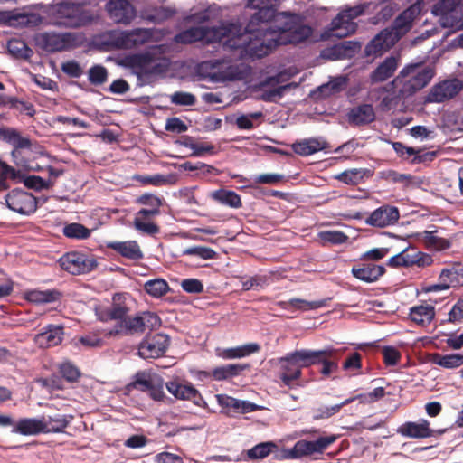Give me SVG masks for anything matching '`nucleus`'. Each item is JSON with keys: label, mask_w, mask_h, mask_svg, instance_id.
Masks as SVG:
<instances>
[{"label": "nucleus", "mask_w": 463, "mask_h": 463, "mask_svg": "<svg viewBox=\"0 0 463 463\" xmlns=\"http://www.w3.org/2000/svg\"><path fill=\"white\" fill-rule=\"evenodd\" d=\"M279 0H249L248 8L255 9L245 28L250 37L244 45L245 58H261L280 44L298 43L307 39L311 27L303 24L298 16L278 14Z\"/></svg>", "instance_id": "nucleus-1"}, {"label": "nucleus", "mask_w": 463, "mask_h": 463, "mask_svg": "<svg viewBox=\"0 0 463 463\" xmlns=\"http://www.w3.org/2000/svg\"><path fill=\"white\" fill-rule=\"evenodd\" d=\"M249 37L241 24L223 23L218 27H191L176 34L175 41L187 44L197 41L212 43L225 39L224 49L233 51L238 58L244 59V45Z\"/></svg>", "instance_id": "nucleus-2"}, {"label": "nucleus", "mask_w": 463, "mask_h": 463, "mask_svg": "<svg viewBox=\"0 0 463 463\" xmlns=\"http://www.w3.org/2000/svg\"><path fill=\"white\" fill-rule=\"evenodd\" d=\"M434 70L430 66L411 64L402 69L399 75L383 89L390 90L399 88V95L405 98L424 88L433 78Z\"/></svg>", "instance_id": "nucleus-3"}, {"label": "nucleus", "mask_w": 463, "mask_h": 463, "mask_svg": "<svg viewBox=\"0 0 463 463\" xmlns=\"http://www.w3.org/2000/svg\"><path fill=\"white\" fill-rule=\"evenodd\" d=\"M125 63L138 78L146 80L165 73L169 67V61L161 55L160 47H153L145 52L127 56Z\"/></svg>", "instance_id": "nucleus-4"}, {"label": "nucleus", "mask_w": 463, "mask_h": 463, "mask_svg": "<svg viewBox=\"0 0 463 463\" xmlns=\"http://www.w3.org/2000/svg\"><path fill=\"white\" fill-rule=\"evenodd\" d=\"M48 17L52 25L77 28L91 24L97 16L84 10L80 5L61 2L48 9Z\"/></svg>", "instance_id": "nucleus-5"}, {"label": "nucleus", "mask_w": 463, "mask_h": 463, "mask_svg": "<svg viewBox=\"0 0 463 463\" xmlns=\"http://www.w3.org/2000/svg\"><path fill=\"white\" fill-rule=\"evenodd\" d=\"M197 71L212 82H224L242 79L247 73V68L243 64L222 59L203 61L197 66Z\"/></svg>", "instance_id": "nucleus-6"}, {"label": "nucleus", "mask_w": 463, "mask_h": 463, "mask_svg": "<svg viewBox=\"0 0 463 463\" xmlns=\"http://www.w3.org/2000/svg\"><path fill=\"white\" fill-rule=\"evenodd\" d=\"M159 317L153 312H142L135 317H127L119 321L112 329L106 332V335H141L146 329H154L160 326Z\"/></svg>", "instance_id": "nucleus-7"}, {"label": "nucleus", "mask_w": 463, "mask_h": 463, "mask_svg": "<svg viewBox=\"0 0 463 463\" xmlns=\"http://www.w3.org/2000/svg\"><path fill=\"white\" fill-rule=\"evenodd\" d=\"M0 139L13 146L11 157L16 166L26 171L38 169V167L34 166L24 155V150H30L32 146V141L27 137L22 136L21 133L14 128H1Z\"/></svg>", "instance_id": "nucleus-8"}, {"label": "nucleus", "mask_w": 463, "mask_h": 463, "mask_svg": "<svg viewBox=\"0 0 463 463\" xmlns=\"http://www.w3.org/2000/svg\"><path fill=\"white\" fill-rule=\"evenodd\" d=\"M431 13L441 27L453 31L463 29V0H439Z\"/></svg>", "instance_id": "nucleus-9"}, {"label": "nucleus", "mask_w": 463, "mask_h": 463, "mask_svg": "<svg viewBox=\"0 0 463 463\" xmlns=\"http://www.w3.org/2000/svg\"><path fill=\"white\" fill-rule=\"evenodd\" d=\"M36 42L47 52H62L80 45L82 36L77 33L45 32L37 35Z\"/></svg>", "instance_id": "nucleus-10"}, {"label": "nucleus", "mask_w": 463, "mask_h": 463, "mask_svg": "<svg viewBox=\"0 0 463 463\" xmlns=\"http://www.w3.org/2000/svg\"><path fill=\"white\" fill-rule=\"evenodd\" d=\"M361 14L362 9L360 7L348 8L340 12L332 20L327 31L325 33V36L327 38H345L351 35L357 28V24L354 20Z\"/></svg>", "instance_id": "nucleus-11"}, {"label": "nucleus", "mask_w": 463, "mask_h": 463, "mask_svg": "<svg viewBox=\"0 0 463 463\" xmlns=\"http://www.w3.org/2000/svg\"><path fill=\"white\" fill-rule=\"evenodd\" d=\"M61 268L67 272L77 275L88 273L93 270L97 266L94 258L79 251H71L63 254L59 259Z\"/></svg>", "instance_id": "nucleus-12"}, {"label": "nucleus", "mask_w": 463, "mask_h": 463, "mask_svg": "<svg viewBox=\"0 0 463 463\" xmlns=\"http://www.w3.org/2000/svg\"><path fill=\"white\" fill-rule=\"evenodd\" d=\"M105 10L115 24L129 25L137 16L135 5L129 0H108Z\"/></svg>", "instance_id": "nucleus-13"}, {"label": "nucleus", "mask_w": 463, "mask_h": 463, "mask_svg": "<svg viewBox=\"0 0 463 463\" xmlns=\"http://www.w3.org/2000/svg\"><path fill=\"white\" fill-rule=\"evenodd\" d=\"M269 362L279 368V379L286 386H290L293 381L301 377V368L292 352Z\"/></svg>", "instance_id": "nucleus-14"}, {"label": "nucleus", "mask_w": 463, "mask_h": 463, "mask_svg": "<svg viewBox=\"0 0 463 463\" xmlns=\"http://www.w3.org/2000/svg\"><path fill=\"white\" fill-rule=\"evenodd\" d=\"M9 209L21 214H30L37 208L35 197L25 191L14 189L5 197Z\"/></svg>", "instance_id": "nucleus-15"}, {"label": "nucleus", "mask_w": 463, "mask_h": 463, "mask_svg": "<svg viewBox=\"0 0 463 463\" xmlns=\"http://www.w3.org/2000/svg\"><path fill=\"white\" fill-rule=\"evenodd\" d=\"M169 338L164 334H156L146 337L138 348V354L144 359L157 358L167 349Z\"/></svg>", "instance_id": "nucleus-16"}, {"label": "nucleus", "mask_w": 463, "mask_h": 463, "mask_svg": "<svg viewBox=\"0 0 463 463\" xmlns=\"http://www.w3.org/2000/svg\"><path fill=\"white\" fill-rule=\"evenodd\" d=\"M463 89V83L458 79L446 80L434 85L428 96L429 102H443L455 97Z\"/></svg>", "instance_id": "nucleus-17"}, {"label": "nucleus", "mask_w": 463, "mask_h": 463, "mask_svg": "<svg viewBox=\"0 0 463 463\" xmlns=\"http://www.w3.org/2000/svg\"><path fill=\"white\" fill-rule=\"evenodd\" d=\"M167 391L178 400L191 401L198 407L206 408L207 403L198 392L190 383H182L172 381L166 383Z\"/></svg>", "instance_id": "nucleus-18"}, {"label": "nucleus", "mask_w": 463, "mask_h": 463, "mask_svg": "<svg viewBox=\"0 0 463 463\" xmlns=\"http://www.w3.org/2000/svg\"><path fill=\"white\" fill-rule=\"evenodd\" d=\"M400 218L397 207L384 204L375 209L364 221L367 225L384 228L395 224Z\"/></svg>", "instance_id": "nucleus-19"}, {"label": "nucleus", "mask_w": 463, "mask_h": 463, "mask_svg": "<svg viewBox=\"0 0 463 463\" xmlns=\"http://www.w3.org/2000/svg\"><path fill=\"white\" fill-rule=\"evenodd\" d=\"M421 12V4L415 2L406 10H404L395 20L392 28V33L397 36L399 40L407 33L412 26V22Z\"/></svg>", "instance_id": "nucleus-20"}, {"label": "nucleus", "mask_w": 463, "mask_h": 463, "mask_svg": "<svg viewBox=\"0 0 463 463\" xmlns=\"http://www.w3.org/2000/svg\"><path fill=\"white\" fill-rule=\"evenodd\" d=\"M399 40L392 33V30L386 28L379 33L365 47L367 56H379L391 49Z\"/></svg>", "instance_id": "nucleus-21"}, {"label": "nucleus", "mask_w": 463, "mask_h": 463, "mask_svg": "<svg viewBox=\"0 0 463 463\" xmlns=\"http://www.w3.org/2000/svg\"><path fill=\"white\" fill-rule=\"evenodd\" d=\"M290 84L279 85V77H269L260 83V99L267 102H276L289 90Z\"/></svg>", "instance_id": "nucleus-22"}, {"label": "nucleus", "mask_w": 463, "mask_h": 463, "mask_svg": "<svg viewBox=\"0 0 463 463\" xmlns=\"http://www.w3.org/2000/svg\"><path fill=\"white\" fill-rule=\"evenodd\" d=\"M397 431L402 436L411 439H424L431 437L433 434V430L430 428V422L424 419L417 422H405L398 428Z\"/></svg>", "instance_id": "nucleus-23"}, {"label": "nucleus", "mask_w": 463, "mask_h": 463, "mask_svg": "<svg viewBox=\"0 0 463 463\" xmlns=\"http://www.w3.org/2000/svg\"><path fill=\"white\" fill-rule=\"evenodd\" d=\"M63 335L62 326L50 325L34 336V343L41 348L56 346L61 343Z\"/></svg>", "instance_id": "nucleus-24"}, {"label": "nucleus", "mask_w": 463, "mask_h": 463, "mask_svg": "<svg viewBox=\"0 0 463 463\" xmlns=\"http://www.w3.org/2000/svg\"><path fill=\"white\" fill-rule=\"evenodd\" d=\"M385 272L382 265L373 263H363L352 268V274L354 278L366 283H372L379 279Z\"/></svg>", "instance_id": "nucleus-25"}, {"label": "nucleus", "mask_w": 463, "mask_h": 463, "mask_svg": "<svg viewBox=\"0 0 463 463\" xmlns=\"http://www.w3.org/2000/svg\"><path fill=\"white\" fill-rule=\"evenodd\" d=\"M246 367L242 364H230L216 367L211 373L201 371L198 375L200 379L213 377L215 381H224L239 375Z\"/></svg>", "instance_id": "nucleus-26"}, {"label": "nucleus", "mask_w": 463, "mask_h": 463, "mask_svg": "<svg viewBox=\"0 0 463 463\" xmlns=\"http://www.w3.org/2000/svg\"><path fill=\"white\" fill-rule=\"evenodd\" d=\"M335 350L332 348H327L324 350H307L301 349L296 350L292 352L300 366V368L309 367L313 364H318L320 362V357L323 356H332Z\"/></svg>", "instance_id": "nucleus-27"}, {"label": "nucleus", "mask_w": 463, "mask_h": 463, "mask_svg": "<svg viewBox=\"0 0 463 463\" xmlns=\"http://www.w3.org/2000/svg\"><path fill=\"white\" fill-rule=\"evenodd\" d=\"M109 247L122 257L132 260H138L144 257L140 246L136 241H114L109 243Z\"/></svg>", "instance_id": "nucleus-28"}, {"label": "nucleus", "mask_w": 463, "mask_h": 463, "mask_svg": "<svg viewBox=\"0 0 463 463\" xmlns=\"http://www.w3.org/2000/svg\"><path fill=\"white\" fill-rule=\"evenodd\" d=\"M44 425L41 418H24L20 419L14 425L12 432L24 436L37 435L43 433Z\"/></svg>", "instance_id": "nucleus-29"}, {"label": "nucleus", "mask_w": 463, "mask_h": 463, "mask_svg": "<svg viewBox=\"0 0 463 463\" xmlns=\"http://www.w3.org/2000/svg\"><path fill=\"white\" fill-rule=\"evenodd\" d=\"M327 143L322 138H306L292 145L293 151L300 156H307L324 150Z\"/></svg>", "instance_id": "nucleus-30"}, {"label": "nucleus", "mask_w": 463, "mask_h": 463, "mask_svg": "<svg viewBox=\"0 0 463 463\" xmlns=\"http://www.w3.org/2000/svg\"><path fill=\"white\" fill-rule=\"evenodd\" d=\"M73 416L56 413L50 416H43L42 420L43 423V433H58L62 432L64 429L70 424Z\"/></svg>", "instance_id": "nucleus-31"}, {"label": "nucleus", "mask_w": 463, "mask_h": 463, "mask_svg": "<svg viewBox=\"0 0 463 463\" xmlns=\"http://www.w3.org/2000/svg\"><path fill=\"white\" fill-rule=\"evenodd\" d=\"M260 345L256 343H249L241 346L226 349H218L217 355L222 359H235L248 356L259 352Z\"/></svg>", "instance_id": "nucleus-32"}, {"label": "nucleus", "mask_w": 463, "mask_h": 463, "mask_svg": "<svg viewBox=\"0 0 463 463\" xmlns=\"http://www.w3.org/2000/svg\"><path fill=\"white\" fill-rule=\"evenodd\" d=\"M441 280L449 288H457L463 285V264L453 263L443 269L440 272Z\"/></svg>", "instance_id": "nucleus-33"}, {"label": "nucleus", "mask_w": 463, "mask_h": 463, "mask_svg": "<svg viewBox=\"0 0 463 463\" xmlns=\"http://www.w3.org/2000/svg\"><path fill=\"white\" fill-rule=\"evenodd\" d=\"M398 67L397 59L386 58L370 75L373 83L382 82L392 76Z\"/></svg>", "instance_id": "nucleus-34"}, {"label": "nucleus", "mask_w": 463, "mask_h": 463, "mask_svg": "<svg viewBox=\"0 0 463 463\" xmlns=\"http://www.w3.org/2000/svg\"><path fill=\"white\" fill-rule=\"evenodd\" d=\"M411 321L419 326H426L430 324L435 317V308L429 304L414 306L410 308L409 313Z\"/></svg>", "instance_id": "nucleus-35"}, {"label": "nucleus", "mask_w": 463, "mask_h": 463, "mask_svg": "<svg viewBox=\"0 0 463 463\" xmlns=\"http://www.w3.org/2000/svg\"><path fill=\"white\" fill-rule=\"evenodd\" d=\"M375 118L374 110L372 105L364 104L354 108L350 114V121L356 125L368 124Z\"/></svg>", "instance_id": "nucleus-36"}, {"label": "nucleus", "mask_w": 463, "mask_h": 463, "mask_svg": "<svg viewBox=\"0 0 463 463\" xmlns=\"http://www.w3.org/2000/svg\"><path fill=\"white\" fill-rule=\"evenodd\" d=\"M211 197L219 203L232 208L237 209L241 206L240 195L233 191L224 189L216 190L211 193Z\"/></svg>", "instance_id": "nucleus-37"}, {"label": "nucleus", "mask_w": 463, "mask_h": 463, "mask_svg": "<svg viewBox=\"0 0 463 463\" xmlns=\"http://www.w3.org/2000/svg\"><path fill=\"white\" fill-rule=\"evenodd\" d=\"M420 239L427 248L434 250H445L450 246V242L439 236L437 231H424L420 233Z\"/></svg>", "instance_id": "nucleus-38"}, {"label": "nucleus", "mask_w": 463, "mask_h": 463, "mask_svg": "<svg viewBox=\"0 0 463 463\" xmlns=\"http://www.w3.org/2000/svg\"><path fill=\"white\" fill-rule=\"evenodd\" d=\"M175 14V9L170 6H160L144 12V18L154 24H162Z\"/></svg>", "instance_id": "nucleus-39"}, {"label": "nucleus", "mask_w": 463, "mask_h": 463, "mask_svg": "<svg viewBox=\"0 0 463 463\" xmlns=\"http://www.w3.org/2000/svg\"><path fill=\"white\" fill-rule=\"evenodd\" d=\"M60 294L54 290H30L25 293L28 301L35 304L51 303L58 299Z\"/></svg>", "instance_id": "nucleus-40"}, {"label": "nucleus", "mask_w": 463, "mask_h": 463, "mask_svg": "<svg viewBox=\"0 0 463 463\" xmlns=\"http://www.w3.org/2000/svg\"><path fill=\"white\" fill-rule=\"evenodd\" d=\"M144 288L153 298H161L170 291L168 283L163 279H154L146 281Z\"/></svg>", "instance_id": "nucleus-41"}, {"label": "nucleus", "mask_w": 463, "mask_h": 463, "mask_svg": "<svg viewBox=\"0 0 463 463\" xmlns=\"http://www.w3.org/2000/svg\"><path fill=\"white\" fill-rule=\"evenodd\" d=\"M314 453H318L315 441L302 439L296 442L294 447L288 451V456L292 458H298Z\"/></svg>", "instance_id": "nucleus-42"}, {"label": "nucleus", "mask_w": 463, "mask_h": 463, "mask_svg": "<svg viewBox=\"0 0 463 463\" xmlns=\"http://www.w3.org/2000/svg\"><path fill=\"white\" fill-rule=\"evenodd\" d=\"M434 364L446 368L454 369L463 364V354H449L446 355L436 354L433 358Z\"/></svg>", "instance_id": "nucleus-43"}, {"label": "nucleus", "mask_w": 463, "mask_h": 463, "mask_svg": "<svg viewBox=\"0 0 463 463\" xmlns=\"http://www.w3.org/2000/svg\"><path fill=\"white\" fill-rule=\"evenodd\" d=\"M421 253L418 252L414 255H410L405 251H402L392 258L388 260V265L391 267H399V266H411L413 264L420 265V255Z\"/></svg>", "instance_id": "nucleus-44"}, {"label": "nucleus", "mask_w": 463, "mask_h": 463, "mask_svg": "<svg viewBox=\"0 0 463 463\" xmlns=\"http://www.w3.org/2000/svg\"><path fill=\"white\" fill-rule=\"evenodd\" d=\"M329 300L330 298H325L316 301H307L300 298H292L288 300V306L301 311H308L326 307Z\"/></svg>", "instance_id": "nucleus-45"}, {"label": "nucleus", "mask_w": 463, "mask_h": 463, "mask_svg": "<svg viewBox=\"0 0 463 463\" xmlns=\"http://www.w3.org/2000/svg\"><path fill=\"white\" fill-rule=\"evenodd\" d=\"M222 16V8L217 5H212L203 11L190 16V20L195 23H205L218 19Z\"/></svg>", "instance_id": "nucleus-46"}, {"label": "nucleus", "mask_w": 463, "mask_h": 463, "mask_svg": "<svg viewBox=\"0 0 463 463\" xmlns=\"http://www.w3.org/2000/svg\"><path fill=\"white\" fill-rule=\"evenodd\" d=\"M63 234L67 238L84 240L90 236V230L80 223L73 222L64 226Z\"/></svg>", "instance_id": "nucleus-47"}, {"label": "nucleus", "mask_w": 463, "mask_h": 463, "mask_svg": "<svg viewBox=\"0 0 463 463\" xmlns=\"http://www.w3.org/2000/svg\"><path fill=\"white\" fill-rule=\"evenodd\" d=\"M7 48L9 52L17 58L28 59L33 53L27 44L18 39L10 40L7 43Z\"/></svg>", "instance_id": "nucleus-48"}, {"label": "nucleus", "mask_w": 463, "mask_h": 463, "mask_svg": "<svg viewBox=\"0 0 463 463\" xmlns=\"http://www.w3.org/2000/svg\"><path fill=\"white\" fill-rule=\"evenodd\" d=\"M366 172L368 171L364 169L354 168L340 173L335 178L346 184H357L364 179Z\"/></svg>", "instance_id": "nucleus-49"}, {"label": "nucleus", "mask_w": 463, "mask_h": 463, "mask_svg": "<svg viewBox=\"0 0 463 463\" xmlns=\"http://www.w3.org/2000/svg\"><path fill=\"white\" fill-rule=\"evenodd\" d=\"M159 376L147 373H140L136 375V379L133 382V387L143 392H148V391L156 383Z\"/></svg>", "instance_id": "nucleus-50"}, {"label": "nucleus", "mask_w": 463, "mask_h": 463, "mask_svg": "<svg viewBox=\"0 0 463 463\" xmlns=\"http://www.w3.org/2000/svg\"><path fill=\"white\" fill-rule=\"evenodd\" d=\"M318 238L323 244H342L345 243L348 237L340 231H324L318 233Z\"/></svg>", "instance_id": "nucleus-51"}, {"label": "nucleus", "mask_w": 463, "mask_h": 463, "mask_svg": "<svg viewBox=\"0 0 463 463\" xmlns=\"http://www.w3.org/2000/svg\"><path fill=\"white\" fill-rule=\"evenodd\" d=\"M153 34L154 30L152 29L137 28L130 30L133 48L148 43L153 38Z\"/></svg>", "instance_id": "nucleus-52"}, {"label": "nucleus", "mask_w": 463, "mask_h": 463, "mask_svg": "<svg viewBox=\"0 0 463 463\" xmlns=\"http://www.w3.org/2000/svg\"><path fill=\"white\" fill-rule=\"evenodd\" d=\"M112 44L119 49H131L132 40L130 31L115 32L111 34Z\"/></svg>", "instance_id": "nucleus-53"}, {"label": "nucleus", "mask_w": 463, "mask_h": 463, "mask_svg": "<svg viewBox=\"0 0 463 463\" xmlns=\"http://www.w3.org/2000/svg\"><path fill=\"white\" fill-rule=\"evenodd\" d=\"M107 78V70L101 65H95L89 70L88 79L91 84L101 85L106 82Z\"/></svg>", "instance_id": "nucleus-54"}, {"label": "nucleus", "mask_w": 463, "mask_h": 463, "mask_svg": "<svg viewBox=\"0 0 463 463\" xmlns=\"http://www.w3.org/2000/svg\"><path fill=\"white\" fill-rule=\"evenodd\" d=\"M273 448H275L273 442L260 443L249 449L247 455L250 458H263L271 452Z\"/></svg>", "instance_id": "nucleus-55"}, {"label": "nucleus", "mask_w": 463, "mask_h": 463, "mask_svg": "<svg viewBox=\"0 0 463 463\" xmlns=\"http://www.w3.org/2000/svg\"><path fill=\"white\" fill-rule=\"evenodd\" d=\"M183 255L196 256L202 260H211L214 257L215 251L208 247L195 246L184 249Z\"/></svg>", "instance_id": "nucleus-56"}, {"label": "nucleus", "mask_w": 463, "mask_h": 463, "mask_svg": "<svg viewBox=\"0 0 463 463\" xmlns=\"http://www.w3.org/2000/svg\"><path fill=\"white\" fill-rule=\"evenodd\" d=\"M133 225L136 230L149 235L156 234L159 232L158 226L154 222L137 216L134 219Z\"/></svg>", "instance_id": "nucleus-57"}, {"label": "nucleus", "mask_w": 463, "mask_h": 463, "mask_svg": "<svg viewBox=\"0 0 463 463\" xmlns=\"http://www.w3.org/2000/svg\"><path fill=\"white\" fill-rule=\"evenodd\" d=\"M359 49L360 45L357 43L351 41L343 42L334 47L335 52H336L338 56L344 57L353 56Z\"/></svg>", "instance_id": "nucleus-58"}, {"label": "nucleus", "mask_w": 463, "mask_h": 463, "mask_svg": "<svg viewBox=\"0 0 463 463\" xmlns=\"http://www.w3.org/2000/svg\"><path fill=\"white\" fill-rule=\"evenodd\" d=\"M347 84V77L346 76H337L332 79L328 83L322 85L320 90L322 91H326L329 90L328 94L335 93L343 90Z\"/></svg>", "instance_id": "nucleus-59"}, {"label": "nucleus", "mask_w": 463, "mask_h": 463, "mask_svg": "<svg viewBox=\"0 0 463 463\" xmlns=\"http://www.w3.org/2000/svg\"><path fill=\"white\" fill-rule=\"evenodd\" d=\"M170 99L173 104L182 106H192L195 104L196 101L194 95L183 91H176L173 93L170 97Z\"/></svg>", "instance_id": "nucleus-60"}, {"label": "nucleus", "mask_w": 463, "mask_h": 463, "mask_svg": "<svg viewBox=\"0 0 463 463\" xmlns=\"http://www.w3.org/2000/svg\"><path fill=\"white\" fill-rule=\"evenodd\" d=\"M340 411V406L333 405V406H320L313 409V419L320 420V419H327L332 417L333 415L338 413Z\"/></svg>", "instance_id": "nucleus-61"}, {"label": "nucleus", "mask_w": 463, "mask_h": 463, "mask_svg": "<svg viewBox=\"0 0 463 463\" xmlns=\"http://www.w3.org/2000/svg\"><path fill=\"white\" fill-rule=\"evenodd\" d=\"M384 395V389L383 387H377L370 392L356 395V398L361 403L368 404L382 399Z\"/></svg>", "instance_id": "nucleus-62"}, {"label": "nucleus", "mask_w": 463, "mask_h": 463, "mask_svg": "<svg viewBox=\"0 0 463 463\" xmlns=\"http://www.w3.org/2000/svg\"><path fill=\"white\" fill-rule=\"evenodd\" d=\"M22 177L21 171L16 170L13 166L7 165L0 159V178L7 181V179L16 180Z\"/></svg>", "instance_id": "nucleus-63"}, {"label": "nucleus", "mask_w": 463, "mask_h": 463, "mask_svg": "<svg viewBox=\"0 0 463 463\" xmlns=\"http://www.w3.org/2000/svg\"><path fill=\"white\" fill-rule=\"evenodd\" d=\"M449 322L461 323L463 321V298L459 299L449 313Z\"/></svg>", "instance_id": "nucleus-64"}]
</instances>
